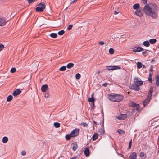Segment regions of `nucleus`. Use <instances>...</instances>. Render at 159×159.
Returning a JSON list of instances; mask_svg holds the SVG:
<instances>
[{
  "label": "nucleus",
  "mask_w": 159,
  "mask_h": 159,
  "mask_svg": "<svg viewBox=\"0 0 159 159\" xmlns=\"http://www.w3.org/2000/svg\"><path fill=\"white\" fill-rule=\"evenodd\" d=\"M143 11L145 14L148 16H150L153 19H156L158 18V15L157 12L153 11L152 8L149 6V4H146L143 8Z\"/></svg>",
  "instance_id": "f257e3e1"
},
{
  "label": "nucleus",
  "mask_w": 159,
  "mask_h": 159,
  "mask_svg": "<svg viewBox=\"0 0 159 159\" xmlns=\"http://www.w3.org/2000/svg\"><path fill=\"white\" fill-rule=\"evenodd\" d=\"M123 95L118 94L115 95H110L108 96L109 99L113 102L121 101L123 100Z\"/></svg>",
  "instance_id": "f03ea898"
},
{
  "label": "nucleus",
  "mask_w": 159,
  "mask_h": 159,
  "mask_svg": "<svg viewBox=\"0 0 159 159\" xmlns=\"http://www.w3.org/2000/svg\"><path fill=\"white\" fill-rule=\"evenodd\" d=\"M45 7V6L44 2L39 3L38 5V7L35 9L36 11L37 12H42L43 11Z\"/></svg>",
  "instance_id": "7ed1b4c3"
},
{
  "label": "nucleus",
  "mask_w": 159,
  "mask_h": 159,
  "mask_svg": "<svg viewBox=\"0 0 159 159\" xmlns=\"http://www.w3.org/2000/svg\"><path fill=\"white\" fill-rule=\"evenodd\" d=\"M106 69L108 70H115L121 69V67L118 66H107Z\"/></svg>",
  "instance_id": "20e7f679"
},
{
  "label": "nucleus",
  "mask_w": 159,
  "mask_h": 159,
  "mask_svg": "<svg viewBox=\"0 0 159 159\" xmlns=\"http://www.w3.org/2000/svg\"><path fill=\"white\" fill-rule=\"evenodd\" d=\"M70 134L72 137H74L77 136L79 134V129H75L74 130H73Z\"/></svg>",
  "instance_id": "39448f33"
},
{
  "label": "nucleus",
  "mask_w": 159,
  "mask_h": 159,
  "mask_svg": "<svg viewBox=\"0 0 159 159\" xmlns=\"http://www.w3.org/2000/svg\"><path fill=\"white\" fill-rule=\"evenodd\" d=\"M130 89L132 90H134L135 91H138L140 90L139 87L137 86L135 84H133L131 85L130 87Z\"/></svg>",
  "instance_id": "423d86ee"
},
{
  "label": "nucleus",
  "mask_w": 159,
  "mask_h": 159,
  "mask_svg": "<svg viewBox=\"0 0 159 159\" xmlns=\"http://www.w3.org/2000/svg\"><path fill=\"white\" fill-rule=\"evenodd\" d=\"M127 117L126 114H121L118 116L116 117V119L120 120H124L126 119Z\"/></svg>",
  "instance_id": "0eeeda50"
},
{
  "label": "nucleus",
  "mask_w": 159,
  "mask_h": 159,
  "mask_svg": "<svg viewBox=\"0 0 159 159\" xmlns=\"http://www.w3.org/2000/svg\"><path fill=\"white\" fill-rule=\"evenodd\" d=\"M134 84L139 87L142 85L143 84V82L141 80H139L138 78H135L134 79Z\"/></svg>",
  "instance_id": "6e6552de"
},
{
  "label": "nucleus",
  "mask_w": 159,
  "mask_h": 159,
  "mask_svg": "<svg viewBox=\"0 0 159 159\" xmlns=\"http://www.w3.org/2000/svg\"><path fill=\"white\" fill-rule=\"evenodd\" d=\"M151 99V97L147 96L145 99L143 101V104L144 107L146 106L148 103H149Z\"/></svg>",
  "instance_id": "1a4fd4ad"
},
{
  "label": "nucleus",
  "mask_w": 159,
  "mask_h": 159,
  "mask_svg": "<svg viewBox=\"0 0 159 159\" xmlns=\"http://www.w3.org/2000/svg\"><path fill=\"white\" fill-rule=\"evenodd\" d=\"M144 50L143 49L139 47H135L133 48V51L134 52H139Z\"/></svg>",
  "instance_id": "9d476101"
},
{
  "label": "nucleus",
  "mask_w": 159,
  "mask_h": 159,
  "mask_svg": "<svg viewBox=\"0 0 159 159\" xmlns=\"http://www.w3.org/2000/svg\"><path fill=\"white\" fill-rule=\"evenodd\" d=\"M6 23V21L4 18H0V26H4Z\"/></svg>",
  "instance_id": "9b49d317"
},
{
  "label": "nucleus",
  "mask_w": 159,
  "mask_h": 159,
  "mask_svg": "<svg viewBox=\"0 0 159 159\" xmlns=\"http://www.w3.org/2000/svg\"><path fill=\"white\" fill-rule=\"evenodd\" d=\"M21 93V91L20 89H17L14 91L13 93V95L14 96H16L20 94Z\"/></svg>",
  "instance_id": "f8f14e48"
},
{
  "label": "nucleus",
  "mask_w": 159,
  "mask_h": 159,
  "mask_svg": "<svg viewBox=\"0 0 159 159\" xmlns=\"http://www.w3.org/2000/svg\"><path fill=\"white\" fill-rule=\"evenodd\" d=\"M71 146L73 151H75L77 149L78 145L76 142H74L72 143L71 144Z\"/></svg>",
  "instance_id": "ddd939ff"
},
{
  "label": "nucleus",
  "mask_w": 159,
  "mask_h": 159,
  "mask_svg": "<svg viewBox=\"0 0 159 159\" xmlns=\"http://www.w3.org/2000/svg\"><path fill=\"white\" fill-rule=\"evenodd\" d=\"M137 154L135 152H133L129 156L130 159H136Z\"/></svg>",
  "instance_id": "4468645a"
},
{
  "label": "nucleus",
  "mask_w": 159,
  "mask_h": 159,
  "mask_svg": "<svg viewBox=\"0 0 159 159\" xmlns=\"http://www.w3.org/2000/svg\"><path fill=\"white\" fill-rule=\"evenodd\" d=\"M48 86L47 84H44L43 85L41 88V91L43 92H45L47 89Z\"/></svg>",
  "instance_id": "2eb2a0df"
},
{
  "label": "nucleus",
  "mask_w": 159,
  "mask_h": 159,
  "mask_svg": "<svg viewBox=\"0 0 159 159\" xmlns=\"http://www.w3.org/2000/svg\"><path fill=\"white\" fill-rule=\"evenodd\" d=\"M84 153L85 155L86 156H88L89 154V150L88 148L86 147L85 148L84 151Z\"/></svg>",
  "instance_id": "dca6fc26"
},
{
  "label": "nucleus",
  "mask_w": 159,
  "mask_h": 159,
  "mask_svg": "<svg viewBox=\"0 0 159 159\" xmlns=\"http://www.w3.org/2000/svg\"><path fill=\"white\" fill-rule=\"evenodd\" d=\"M135 14L137 16L141 17L143 16V13L140 10H137L135 12Z\"/></svg>",
  "instance_id": "f3484780"
},
{
  "label": "nucleus",
  "mask_w": 159,
  "mask_h": 159,
  "mask_svg": "<svg viewBox=\"0 0 159 159\" xmlns=\"http://www.w3.org/2000/svg\"><path fill=\"white\" fill-rule=\"evenodd\" d=\"M153 91V88L152 87H151L150 89L148 94L147 96L151 97L152 95V93Z\"/></svg>",
  "instance_id": "a211bd4d"
},
{
  "label": "nucleus",
  "mask_w": 159,
  "mask_h": 159,
  "mask_svg": "<svg viewBox=\"0 0 159 159\" xmlns=\"http://www.w3.org/2000/svg\"><path fill=\"white\" fill-rule=\"evenodd\" d=\"M98 135V134L97 133H95L92 138L93 140V141L97 139Z\"/></svg>",
  "instance_id": "6ab92c4d"
},
{
  "label": "nucleus",
  "mask_w": 159,
  "mask_h": 159,
  "mask_svg": "<svg viewBox=\"0 0 159 159\" xmlns=\"http://www.w3.org/2000/svg\"><path fill=\"white\" fill-rule=\"evenodd\" d=\"M130 106L133 107H137L139 106L138 104H137L135 103L131 102L130 104Z\"/></svg>",
  "instance_id": "aec40b11"
},
{
  "label": "nucleus",
  "mask_w": 159,
  "mask_h": 159,
  "mask_svg": "<svg viewBox=\"0 0 159 159\" xmlns=\"http://www.w3.org/2000/svg\"><path fill=\"white\" fill-rule=\"evenodd\" d=\"M74 66V64L72 63H70L68 64L66 66V67L68 69H70L72 67Z\"/></svg>",
  "instance_id": "412c9836"
},
{
  "label": "nucleus",
  "mask_w": 159,
  "mask_h": 159,
  "mask_svg": "<svg viewBox=\"0 0 159 159\" xmlns=\"http://www.w3.org/2000/svg\"><path fill=\"white\" fill-rule=\"evenodd\" d=\"M93 94L91 95L92 98H89L88 99V101L89 102H94L95 101V100L94 99V98H93Z\"/></svg>",
  "instance_id": "4be33fe9"
},
{
  "label": "nucleus",
  "mask_w": 159,
  "mask_h": 159,
  "mask_svg": "<svg viewBox=\"0 0 159 159\" xmlns=\"http://www.w3.org/2000/svg\"><path fill=\"white\" fill-rule=\"evenodd\" d=\"M8 141V138L7 137L4 136L2 138V141L3 143H7Z\"/></svg>",
  "instance_id": "5701e85b"
},
{
  "label": "nucleus",
  "mask_w": 159,
  "mask_h": 159,
  "mask_svg": "<svg viewBox=\"0 0 159 159\" xmlns=\"http://www.w3.org/2000/svg\"><path fill=\"white\" fill-rule=\"evenodd\" d=\"M157 41V40L156 39H150L149 40V42L151 44H153L155 43Z\"/></svg>",
  "instance_id": "b1692460"
},
{
  "label": "nucleus",
  "mask_w": 159,
  "mask_h": 159,
  "mask_svg": "<svg viewBox=\"0 0 159 159\" xmlns=\"http://www.w3.org/2000/svg\"><path fill=\"white\" fill-rule=\"evenodd\" d=\"M143 45L146 47H149L150 45L149 42L147 41H144L143 43Z\"/></svg>",
  "instance_id": "393cba45"
},
{
  "label": "nucleus",
  "mask_w": 159,
  "mask_h": 159,
  "mask_svg": "<svg viewBox=\"0 0 159 159\" xmlns=\"http://www.w3.org/2000/svg\"><path fill=\"white\" fill-rule=\"evenodd\" d=\"M13 97L11 95H10L8 96L7 99V102L11 101Z\"/></svg>",
  "instance_id": "a878e982"
},
{
  "label": "nucleus",
  "mask_w": 159,
  "mask_h": 159,
  "mask_svg": "<svg viewBox=\"0 0 159 159\" xmlns=\"http://www.w3.org/2000/svg\"><path fill=\"white\" fill-rule=\"evenodd\" d=\"M71 137H72L70 134H67L65 136V138L66 140L68 141L70 139Z\"/></svg>",
  "instance_id": "bb28decb"
},
{
  "label": "nucleus",
  "mask_w": 159,
  "mask_h": 159,
  "mask_svg": "<svg viewBox=\"0 0 159 159\" xmlns=\"http://www.w3.org/2000/svg\"><path fill=\"white\" fill-rule=\"evenodd\" d=\"M139 7V5L138 3H136L133 5V8L134 9H137Z\"/></svg>",
  "instance_id": "cd10ccee"
},
{
  "label": "nucleus",
  "mask_w": 159,
  "mask_h": 159,
  "mask_svg": "<svg viewBox=\"0 0 159 159\" xmlns=\"http://www.w3.org/2000/svg\"><path fill=\"white\" fill-rule=\"evenodd\" d=\"M156 79V84L157 87H159V75L157 76Z\"/></svg>",
  "instance_id": "c85d7f7f"
},
{
  "label": "nucleus",
  "mask_w": 159,
  "mask_h": 159,
  "mask_svg": "<svg viewBox=\"0 0 159 159\" xmlns=\"http://www.w3.org/2000/svg\"><path fill=\"white\" fill-rule=\"evenodd\" d=\"M50 36L52 38H56L57 36V34L55 33H52L50 34Z\"/></svg>",
  "instance_id": "c756f323"
},
{
  "label": "nucleus",
  "mask_w": 159,
  "mask_h": 159,
  "mask_svg": "<svg viewBox=\"0 0 159 159\" xmlns=\"http://www.w3.org/2000/svg\"><path fill=\"white\" fill-rule=\"evenodd\" d=\"M53 125L54 126L57 128L59 127L60 126V124L58 122H55Z\"/></svg>",
  "instance_id": "7c9ffc66"
},
{
  "label": "nucleus",
  "mask_w": 159,
  "mask_h": 159,
  "mask_svg": "<svg viewBox=\"0 0 159 159\" xmlns=\"http://www.w3.org/2000/svg\"><path fill=\"white\" fill-rule=\"evenodd\" d=\"M137 67L139 69L141 68L142 66V63L140 62H138L137 63Z\"/></svg>",
  "instance_id": "2f4dec72"
},
{
  "label": "nucleus",
  "mask_w": 159,
  "mask_h": 159,
  "mask_svg": "<svg viewBox=\"0 0 159 159\" xmlns=\"http://www.w3.org/2000/svg\"><path fill=\"white\" fill-rule=\"evenodd\" d=\"M65 33V31L63 30H61L58 32V34L59 35H63Z\"/></svg>",
  "instance_id": "473e14b6"
},
{
  "label": "nucleus",
  "mask_w": 159,
  "mask_h": 159,
  "mask_svg": "<svg viewBox=\"0 0 159 159\" xmlns=\"http://www.w3.org/2000/svg\"><path fill=\"white\" fill-rule=\"evenodd\" d=\"M66 67L65 66H62L59 69V70L60 71H64L66 70Z\"/></svg>",
  "instance_id": "72a5a7b5"
},
{
  "label": "nucleus",
  "mask_w": 159,
  "mask_h": 159,
  "mask_svg": "<svg viewBox=\"0 0 159 159\" xmlns=\"http://www.w3.org/2000/svg\"><path fill=\"white\" fill-rule=\"evenodd\" d=\"M98 132L100 133V134H103L104 133L105 131L104 130L102 129V128H100L98 130Z\"/></svg>",
  "instance_id": "f704fd0d"
},
{
  "label": "nucleus",
  "mask_w": 159,
  "mask_h": 159,
  "mask_svg": "<svg viewBox=\"0 0 159 159\" xmlns=\"http://www.w3.org/2000/svg\"><path fill=\"white\" fill-rule=\"evenodd\" d=\"M114 50L112 48H110L109 50V52L110 54H112L114 53Z\"/></svg>",
  "instance_id": "c9c22d12"
},
{
  "label": "nucleus",
  "mask_w": 159,
  "mask_h": 159,
  "mask_svg": "<svg viewBox=\"0 0 159 159\" xmlns=\"http://www.w3.org/2000/svg\"><path fill=\"white\" fill-rule=\"evenodd\" d=\"M81 77L79 73H77L76 74L75 78L77 79H79Z\"/></svg>",
  "instance_id": "e433bc0d"
},
{
  "label": "nucleus",
  "mask_w": 159,
  "mask_h": 159,
  "mask_svg": "<svg viewBox=\"0 0 159 159\" xmlns=\"http://www.w3.org/2000/svg\"><path fill=\"white\" fill-rule=\"evenodd\" d=\"M16 71V69L15 68H12L10 70V72L11 73H14Z\"/></svg>",
  "instance_id": "4c0bfd02"
},
{
  "label": "nucleus",
  "mask_w": 159,
  "mask_h": 159,
  "mask_svg": "<svg viewBox=\"0 0 159 159\" xmlns=\"http://www.w3.org/2000/svg\"><path fill=\"white\" fill-rule=\"evenodd\" d=\"M117 132L120 134H122L125 133L124 131L123 130L121 129L118 130H117Z\"/></svg>",
  "instance_id": "58836bf2"
},
{
  "label": "nucleus",
  "mask_w": 159,
  "mask_h": 159,
  "mask_svg": "<svg viewBox=\"0 0 159 159\" xmlns=\"http://www.w3.org/2000/svg\"><path fill=\"white\" fill-rule=\"evenodd\" d=\"M81 125L84 127H86L88 126V124L85 122L82 123Z\"/></svg>",
  "instance_id": "ea45409f"
},
{
  "label": "nucleus",
  "mask_w": 159,
  "mask_h": 159,
  "mask_svg": "<svg viewBox=\"0 0 159 159\" xmlns=\"http://www.w3.org/2000/svg\"><path fill=\"white\" fill-rule=\"evenodd\" d=\"M73 27V25H69L68 27H67V30H71L72 28Z\"/></svg>",
  "instance_id": "a19ab883"
},
{
  "label": "nucleus",
  "mask_w": 159,
  "mask_h": 159,
  "mask_svg": "<svg viewBox=\"0 0 159 159\" xmlns=\"http://www.w3.org/2000/svg\"><path fill=\"white\" fill-rule=\"evenodd\" d=\"M4 48V46L2 44H0V51Z\"/></svg>",
  "instance_id": "79ce46f5"
},
{
  "label": "nucleus",
  "mask_w": 159,
  "mask_h": 159,
  "mask_svg": "<svg viewBox=\"0 0 159 159\" xmlns=\"http://www.w3.org/2000/svg\"><path fill=\"white\" fill-rule=\"evenodd\" d=\"M144 155L145 154L144 152H141L140 153L139 156L140 157H143L144 156Z\"/></svg>",
  "instance_id": "37998d69"
},
{
  "label": "nucleus",
  "mask_w": 159,
  "mask_h": 159,
  "mask_svg": "<svg viewBox=\"0 0 159 159\" xmlns=\"http://www.w3.org/2000/svg\"><path fill=\"white\" fill-rule=\"evenodd\" d=\"M21 154L22 155L24 156L26 155V152L25 151H22L21 152Z\"/></svg>",
  "instance_id": "c03bdc74"
},
{
  "label": "nucleus",
  "mask_w": 159,
  "mask_h": 159,
  "mask_svg": "<svg viewBox=\"0 0 159 159\" xmlns=\"http://www.w3.org/2000/svg\"><path fill=\"white\" fill-rule=\"evenodd\" d=\"M152 77H148V81L150 83H152Z\"/></svg>",
  "instance_id": "a18cd8bd"
},
{
  "label": "nucleus",
  "mask_w": 159,
  "mask_h": 159,
  "mask_svg": "<svg viewBox=\"0 0 159 159\" xmlns=\"http://www.w3.org/2000/svg\"><path fill=\"white\" fill-rule=\"evenodd\" d=\"M98 43L101 45H103L104 44V43L103 41H101L99 42Z\"/></svg>",
  "instance_id": "49530a36"
},
{
  "label": "nucleus",
  "mask_w": 159,
  "mask_h": 159,
  "mask_svg": "<svg viewBox=\"0 0 159 159\" xmlns=\"http://www.w3.org/2000/svg\"><path fill=\"white\" fill-rule=\"evenodd\" d=\"M153 66L151 65L150 66V70H149V71L150 72H152L153 71Z\"/></svg>",
  "instance_id": "de8ad7c7"
},
{
  "label": "nucleus",
  "mask_w": 159,
  "mask_h": 159,
  "mask_svg": "<svg viewBox=\"0 0 159 159\" xmlns=\"http://www.w3.org/2000/svg\"><path fill=\"white\" fill-rule=\"evenodd\" d=\"M144 4H147V0H142Z\"/></svg>",
  "instance_id": "09e8293b"
},
{
  "label": "nucleus",
  "mask_w": 159,
  "mask_h": 159,
  "mask_svg": "<svg viewBox=\"0 0 159 159\" xmlns=\"http://www.w3.org/2000/svg\"><path fill=\"white\" fill-rule=\"evenodd\" d=\"M29 3H30L34 1L35 0H27Z\"/></svg>",
  "instance_id": "8fccbe9b"
},
{
  "label": "nucleus",
  "mask_w": 159,
  "mask_h": 159,
  "mask_svg": "<svg viewBox=\"0 0 159 159\" xmlns=\"http://www.w3.org/2000/svg\"><path fill=\"white\" fill-rule=\"evenodd\" d=\"M147 50H145V51H144L143 52H142V53L143 55H145V54H146V52L147 51Z\"/></svg>",
  "instance_id": "3c124183"
},
{
  "label": "nucleus",
  "mask_w": 159,
  "mask_h": 159,
  "mask_svg": "<svg viewBox=\"0 0 159 159\" xmlns=\"http://www.w3.org/2000/svg\"><path fill=\"white\" fill-rule=\"evenodd\" d=\"M131 145H132L131 144H130V143L129 144V147L128 148V149H130L131 148Z\"/></svg>",
  "instance_id": "603ef678"
},
{
  "label": "nucleus",
  "mask_w": 159,
  "mask_h": 159,
  "mask_svg": "<svg viewBox=\"0 0 159 159\" xmlns=\"http://www.w3.org/2000/svg\"><path fill=\"white\" fill-rule=\"evenodd\" d=\"M152 75H153V73H152L151 72H150L149 73V77H152Z\"/></svg>",
  "instance_id": "864d4df0"
},
{
  "label": "nucleus",
  "mask_w": 159,
  "mask_h": 159,
  "mask_svg": "<svg viewBox=\"0 0 159 159\" xmlns=\"http://www.w3.org/2000/svg\"><path fill=\"white\" fill-rule=\"evenodd\" d=\"M119 13V11H115L114 12V13L115 15H116L118 13Z\"/></svg>",
  "instance_id": "5fc2aeb1"
},
{
  "label": "nucleus",
  "mask_w": 159,
  "mask_h": 159,
  "mask_svg": "<svg viewBox=\"0 0 159 159\" xmlns=\"http://www.w3.org/2000/svg\"><path fill=\"white\" fill-rule=\"evenodd\" d=\"M49 96V94L48 93L45 94V97H46L48 98Z\"/></svg>",
  "instance_id": "6e6d98bb"
},
{
  "label": "nucleus",
  "mask_w": 159,
  "mask_h": 159,
  "mask_svg": "<svg viewBox=\"0 0 159 159\" xmlns=\"http://www.w3.org/2000/svg\"><path fill=\"white\" fill-rule=\"evenodd\" d=\"M107 84L106 83H105L102 84V86H103L104 87H106L107 86Z\"/></svg>",
  "instance_id": "4d7b16f0"
},
{
  "label": "nucleus",
  "mask_w": 159,
  "mask_h": 159,
  "mask_svg": "<svg viewBox=\"0 0 159 159\" xmlns=\"http://www.w3.org/2000/svg\"><path fill=\"white\" fill-rule=\"evenodd\" d=\"M77 157H78L77 156H76L73 157L72 158H73V159H76L77 158Z\"/></svg>",
  "instance_id": "13d9d810"
},
{
  "label": "nucleus",
  "mask_w": 159,
  "mask_h": 159,
  "mask_svg": "<svg viewBox=\"0 0 159 159\" xmlns=\"http://www.w3.org/2000/svg\"><path fill=\"white\" fill-rule=\"evenodd\" d=\"M132 144V140L131 139L130 141L129 142V144Z\"/></svg>",
  "instance_id": "bf43d9fd"
},
{
  "label": "nucleus",
  "mask_w": 159,
  "mask_h": 159,
  "mask_svg": "<svg viewBox=\"0 0 159 159\" xmlns=\"http://www.w3.org/2000/svg\"><path fill=\"white\" fill-rule=\"evenodd\" d=\"M91 105H92V106H93V107H94V102H92Z\"/></svg>",
  "instance_id": "052dcab7"
},
{
  "label": "nucleus",
  "mask_w": 159,
  "mask_h": 159,
  "mask_svg": "<svg viewBox=\"0 0 159 159\" xmlns=\"http://www.w3.org/2000/svg\"><path fill=\"white\" fill-rule=\"evenodd\" d=\"M75 2V1H72L70 3V4H73Z\"/></svg>",
  "instance_id": "680f3d73"
},
{
  "label": "nucleus",
  "mask_w": 159,
  "mask_h": 159,
  "mask_svg": "<svg viewBox=\"0 0 159 159\" xmlns=\"http://www.w3.org/2000/svg\"><path fill=\"white\" fill-rule=\"evenodd\" d=\"M155 61L154 60H153V59L151 61V63L152 62H153Z\"/></svg>",
  "instance_id": "e2e57ef3"
},
{
  "label": "nucleus",
  "mask_w": 159,
  "mask_h": 159,
  "mask_svg": "<svg viewBox=\"0 0 159 159\" xmlns=\"http://www.w3.org/2000/svg\"><path fill=\"white\" fill-rule=\"evenodd\" d=\"M145 65H143V68H145Z\"/></svg>",
  "instance_id": "0e129e2a"
},
{
  "label": "nucleus",
  "mask_w": 159,
  "mask_h": 159,
  "mask_svg": "<svg viewBox=\"0 0 159 159\" xmlns=\"http://www.w3.org/2000/svg\"><path fill=\"white\" fill-rule=\"evenodd\" d=\"M109 42H110V41H107V43H109Z\"/></svg>",
  "instance_id": "69168bd1"
},
{
  "label": "nucleus",
  "mask_w": 159,
  "mask_h": 159,
  "mask_svg": "<svg viewBox=\"0 0 159 159\" xmlns=\"http://www.w3.org/2000/svg\"><path fill=\"white\" fill-rule=\"evenodd\" d=\"M102 114H103V116H104V114H103V110L102 111Z\"/></svg>",
  "instance_id": "338daca9"
},
{
  "label": "nucleus",
  "mask_w": 159,
  "mask_h": 159,
  "mask_svg": "<svg viewBox=\"0 0 159 159\" xmlns=\"http://www.w3.org/2000/svg\"><path fill=\"white\" fill-rule=\"evenodd\" d=\"M94 122L95 124H97V123H96V122H95V121H94V122Z\"/></svg>",
  "instance_id": "774afa93"
}]
</instances>
